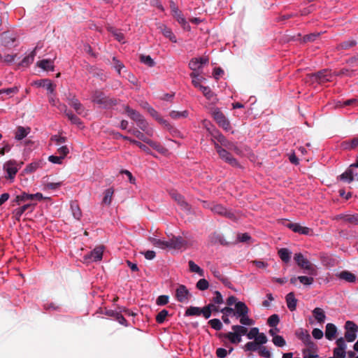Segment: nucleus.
<instances>
[{"label":"nucleus","mask_w":358,"mask_h":358,"mask_svg":"<svg viewBox=\"0 0 358 358\" xmlns=\"http://www.w3.org/2000/svg\"><path fill=\"white\" fill-rule=\"evenodd\" d=\"M286 226L292 229L294 232L299 233L301 234L308 235L312 231L310 228L306 227L301 226L298 223L288 222Z\"/></svg>","instance_id":"15"},{"label":"nucleus","mask_w":358,"mask_h":358,"mask_svg":"<svg viewBox=\"0 0 358 358\" xmlns=\"http://www.w3.org/2000/svg\"><path fill=\"white\" fill-rule=\"evenodd\" d=\"M145 143L147 144H148L150 146H151L152 148H154L155 150H156L157 151H158L161 153L163 152L164 150H165L164 148L162 145H161L159 143L155 142L149 138L147 140V141Z\"/></svg>","instance_id":"53"},{"label":"nucleus","mask_w":358,"mask_h":358,"mask_svg":"<svg viewBox=\"0 0 358 358\" xmlns=\"http://www.w3.org/2000/svg\"><path fill=\"white\" fill-rule=\"evenodd\" d=\"M259 333V329L257 327H252L250 329L249 331H248L247 337L248 339H255Z\"/></svg>","instance_id":"62"},{"label":"nucleus","mask_w":358,"mask_h":358,"mask_svg":"<svg viewBox=\"0 0 358 358\" xmlns=\"http://www.w3.org/2000/svg\"><path fill=\"white\" fill-rule=\"evenodd\" d=\"M31 129L29 127L19 126L16 129L15 138L18 141L22 140L28 135Z\"/></svg>","instance_id":"28"},{"label":"nucleus","mask_w":358,"mask_h":358,"mask_svg":"<svg viewBox=\"0 0 358 358\" xmlns=\"http://www.w3.org/2000/svg\"><path fill=\"white\" fill-rule=\"evenodd\" d=\"M169 315V312L164 309L161 310L156 316V321L158 324H162L166 320V317Z\"/></svg>","instance_id":"48"},{"label":"nucleus","mask_w":358,"mask_h":358,"mask_svg":"<svg viewBox=\"0 0 358 358\" xmlns=\"http://www.w3.org/2000/svg\"><path fill=\"white\" fill-rule=\"evenodd\" d=\"M258 353L260 357L265 358H270L271 357V352L264 345H260L258 350Z\"/></svg>","instance_id":"56"},{"label":"nucleus","mask_w":358,"mask_h":358,"mask_svg":"<svg viewBox=\"0 0 358 358\" xmlns=\"http://www.w3.org/2000/svg\"><path fill=\"white\" fill-rule=\"evenodd\" d=\"M189 66L193 71H196L197 70L202 68L198 61V58L192 59L189 63Z\"/></svg>","instance_id":"58"},{"label":"nucleus","mask_w":358,"mask_h":358,"mask_svg":"<svg viewBox=\"0 0 358 358\" xmlns=\"http://www.w3.org/2000/svg\"><path fill=\"white\" fill-rule=\"evenodd\" d=\"M356 44H357V42L355 40H348V41H343L341 43H340L338 45V48L343 49V50H347V49H349V48L356 45Z\"/></svg>","instance_id":"52"},{"label":"nucleus","mask_w":358,"mask_h":358,"mask_svg":"<svg viewBox=\"0 0 358 358\" xmlns=\"http://www.w3.org/2000/svg\"><path fill=\"white\" fill-rule=\"evenodd\" d=\"M213 117L220 127L227 131L230 129L231 125L229 121L220 109L217 108L213 110Z\"/></svg>","instance_id":"7"},{"label":"nucleus","mask_w":358,"mask_h":358,"mask_svg":"<svg viewBox=\"0 0 358 358\" xmlns=\"http://www.w3.org/2000/svg\"><path fill=\"white\" fill-rule=\"evenodd\" d=\"M171 196L178 204L180 206L181 209L189 213L191 210L190 205L185 201L184 196L176 192H171Z\"/></svg>","instance_id":"13"},{"label":"nucleus","mask_w":358,"mask_h":358,"mask_svg":"<svg viewBox=\"0 0 358 358\" xmlns=\"http://www.w3.org/2000/svg\"><path fill=\"white\" fill-rule=\"evenodd\" d=\"M63 109L64 110L66 115L68 117L69 120L73 124H81L80 119L78 117H77L76 115H75L74 114H73V113H71V111H68L66 109V106L65 105H63L62 106L61 110H63Z\"/></svg>","instance_id":"36"},{"label":"nucleus","mask_w":358,"mask_h":358,"mask_svg":"<svg viewBox=\"0 0 358 358\" xmlns=\"http://www.w3.org/2000/svg\"><path fill=\"white\" fill-rule=\"evenodd\" d=\"M298 279L304 285H310L314 281L313 278L304 275L299 276Z\"/></svg>","instance_id":"61"},{"label":"nucleus","mask_w":358,"mask_h":358,"mask_svg":"<svg viewBox=\"0 0 358 358\" xmlns=\"http://www.w3.org/2000/svg\"><path fill=\"white\" fill-rule=\"evenodd\" d=\"M103 248L102 246L96 247L90 255L89 258L92 261H100L102 259Z\"/></svg>","instance_id":"27"},{"label":"nucleus","mask_w":358,"mask_h":358,"mask_svg":"<svg viewBox=\"0 0 358 358\" xmlns=\"http://www.w3.org/2000/svg\"><path fill=\"white\" fill-rule=\"evenodd\" d=\"M3 169L7 173L6 178L7 179L13 180L20 167H17V164L15 160H9L3 164Z\"/></svg>","instance_id":"9"},{"label":"nucleus","mask_w":358,"mask_h":358,"mask_svg":"<svg viewBox=\"0 0 358 358\" xmlns=\"http://www.w3.org/2000/svg\"><path fill=\"white\" fill-rule=\"evenodd\" d=\"M294 259L301 268L307 271L308 274L312 275H317L315 266L308 259L305 258L301 253H296Z\"/></svg>","instance_id":"3"},{"label":"nucleus","mask_w":358,"mask_h":358,"mask_svg":"<svg viewBox=\"0 0 358 358\" xmlns=\"http://www.w3.org/2000/svg\"><path fill=\"white\" fill-rule=\"evenodd\" d=\"M254 341H255L259 345H263L267 343L268 338L264 333L259 332Z\"/></svg>","instance_id":"59"},{"label":"nucleus","mask_w":358,"mask_h":358,"mask_svg":"<svg viewBox=\"0 0 358 358\" xmlns=\"http://www.w3.org/2000/svg\"><path fill=\"white\" fill-rule=\"evenodd\" d=\"M125 111L127 113L128 116L135 122H137L138 120H141V118L143 117L139 112L129 108V106L125 107Z\"/></svg>","instance_id":"31"},{"label":"nucleus","mask_w":358,"mask_h":358,"mask_svg":"<svg viewBox=\"0 0 358 358\" xmlns=\"http://www.w3.org/2000/svg\"><path fill=\"white\" fill-rule=\"evenodd\" d=\"M34 85L38 87H45L50 94H52L55 88V85H53L51 80L48 79H42L36 80L34 82Z\"/></svg>","instance_id":"19"},{"label":"nucleus","mask_w":358,"mask_h":358,"mask_svg":"<svg viewBox=\"0 0 358 358\" xmlns=\"http://www.w3.org/2000/svg\"><path fill=\"white\" fill-rule=\"evenodd\" d=\"M158 29L160 30L162 34L166 37L169 38V40L173 43H176L177 39L172 30L167 27L165 24H160L158 26Z\"/></svg>","instance_id":"18"},{"label":"nucleus","mask_w":358,"mask_h":358,"mask_svg":"<svg viewBox=\"0 0 358 358\" xmlns=\"http://www.w3.org/2000/svg\"><path fill=\"white\" fill-rule=\"evenodd\" d=\"M140 61L150 67L154 66L155 64L150 55H141L140 56Z\"/></svg>","instance_id":"47"},{"label":"nucleus","mask_w":358,"mask_h":358,"mask_svg":"<svg viewBox=\"0 0 358 358\" xmlns=\"http://www.w3.org/2000/svg\"><path fill=\"white\" fill-rule=\"evenodd\" d=\"M189 271L192 273H196L200 276L204 275V271L198 265H196L193 261L189 260L188 262Z\"/></svg>","instance_id":"38"},{"label":"nucleus","mask_w":358,"mask_h":358,"mask_svg":"<svg viewBox=\"0 0 358 358\" xmlns=\"http://www.w3.org/2000/svg\"><path fill=\"white\" fill-rule=\"evenodd\" d=\"M170 8L174 18L185 29L189 30L190 29L189 24L183 17L182 12L178 9L173 1L170 2Z\"/></svg>","instance_id":"6"},{"label":"nucleus","mask_w":358,"mask_h":358,"mask_svg":"<svg viewBox=\"0 0 358 358\" xmlns=\"http://www.w3.org/2000/svg\"><path fill=\"white\" fill-rule=\"evenodd\" d=\"M200 90L207 99L210 100L214 96V93L211 89L208 86L201 87Z\"/></svg>","instance_id":"50"},{"label":"nucleus","mask_w":358,"mask_h":358,"mask_svg":"<svg viewBox=\"0 0 358 358\" xmlns=\"http://www.w3.org/2000/svg\"><path fill=\"white\" fill-rule=\"evenodd\" d=\"M114 194L113 188H108L105 190L102 204L109 206L112 202L113 195Z\"/></svg>","instance_id":"35"},{"label":"nucleus","mask_w":358,"mask_h":358,"mask_svg":"<svg viewBox=\"0 0 358 358\" xmlns=\"http://www.w3.org/2000/svg\"><path fill=\"white\" fill-rule=\"evenodd\" d=\"M312 313L317 322H319L320 324H323L324 322L326 319V315L324 311L322 308H315Z\"/></svg>","instance_id":"30"},{"label":"nucleus","mask_w":358,"mask_h":358,"mask_svg":"<svg viewBox=\"0 0 358 358\" xmlns=\"http://www.w3.org/2000/svg\"><path fill=\"white\" fill-rule=\"evenodd\" d=\"M345 339L348 342H353L357 338V333L358 331V326L353 321L348 320L345 322L344 326Z\"/></svg>","instance_id":"5"},{"label":"nucleus","mask_w":358,"mask_h":358,"mask_svg":"<svg viewBox=\"0 0 358 358\" xmlns=\"http://www.w3.org/2000/svg\"><path fill=\"white\" fill-rule=\"evenodd\" d=\"M203 308V316L206 319H208L210 317L212 312L220 311L219 310V307L217 306L216 303H210L209 304H208L207 306H206Z\"/></svg>","instance_id":"24"},{"label":"nucleus","mask_w":358,"mask_h":358,"mask_svg":"<svg viewBox=\"0 0 358 358\" xmlns=\"http://www.w3.org/2000/svg\"><path fill=\"white\" fill-rule=\"evenodd\" d=\"M33 206L31 203L24 204L21 207L15 208L12 212L13 218H14L16 221H20L22 215L27 210L31 213L33 211Z\"/></svg>","instance_id":"14"},{"label":"nucleus","mask_w":358,"mask_h":358,"mask_svg":"<svg viewBox=\"0 0 358 358\" xmlns=\"http://www.w3.org/2000/svg\"><path fill=\"white\" fill-rule=\"evenodd\" d=\"M240 323L245 326H252L254 324V320L249 317L248 314H244L240 317Z\"/></svg>","instance_id":"46"},{"label":"nucleus","mask_w":358,"mask_h":358,"mask_svg":"<svg viewBox=\"0 0 358 358\" xmlns=\"http://www.w3.org/2000/svg\"><path fill=\"white\" fill-rule=\"evenodd\" d=\"M43 194L41 193L36 194H27L25 192H22L21 194L17 195L13 202L16 203L17 205H20L22 202H25L27 201H32V200H41L43 199Z\"/></svg>","instance_id":"10"},{"label":"nucleus","mask_w":358,"mask_h":358,"mask_svg":"<svg viewBox=\"0 0 358 358\" xmlns=\"http://www.w3.org/2000/svg\"><path fill=\"white\" fill-rule=\"evenodd\" d=\"M212 211L215 214L224 216L231 220L236 219V216L232 212L228 210L225 207L220 204L214 203L212 206Z\"/></svg>","instance_id":"11"},{"label":"nucleus","mask_w":358,"mask_h":358,"mask_svg":"<svg viewBox=\"0 0 358 358\" xmlns=\"http://www.w3.org/2000/svg\"><path fill=\"white\" fill-rule=\"evenodd\" d=\"M169 115L173 119H179L180 117H186L188 115V112L187 110L182 112L172 110Z\"/></svg>","instance_id":"57"},{"label":"nucleus","mask_w":358,"mask_h":358,"mask_svg":"<svg viewBox=\"0 0 358 358\" xmlns=\"http://www.w3.org/2000/svg\"><path fill=\"white\" fill-rule=\"evenodd\" d=\"M203 308H199L196 306H189L187 308L185 315V316H199L203 315Z\"/></svg>","instance_id":"33"},{"label":"nucleus","mask_w":358,"mask_h":358,"mask_svg":"<svg viewBox=\"0 0 358 358\" xmlns=\"http://www.w3.org/2000/svg\"><path fill=\"white\" fill-rule=\"evenodd\" d=\"M280 322V317L277 314L271 315L267 320V324L271 327H275Z\"/></svg>","instance_id":"43"},{"label":"nucleus","mask_w":358,"mask_h":358,"mask_svg":"<svg viewBox=\"0 0 358 358\" xmlns=\"http://www.w3.org/2000/svg\"><path fill=\"white\" fill-rule=\"evenodd\" d=\"M231 329L233 331H236L239 334L240 336L241 337L243 335H246L248 334V329L243 326L241 325H234L231 327Z\"/></svg>","instance_id":"54"},{"label":"nucleus","mask_w":358,"mask_h":358,"mask_svg":"<svg viewBox=\"0 0 358 358\" xmlns=\"http://www.w3.org/2000/svg\"><path fill=\"white\" fill-rule=\"evenodd\" d=\"M38 167H39L38 162H33V163L28 164L26 166V168L24 169V171L27 173H32V172L35 171Z\"/></svg>","instance_id":"63"},{"label":"nucleus","mask_w":358,"mask_h":358,"mask_svg":"<svg viewBox=\"0 0 358 358\" xmlns=\"http://www.w3.org/2000/svg\"><path fill=\"white\" fill-rule=\"evenodd\" d=\"M259 346L258 343L255 341H249L243 347L244 351L247 352H256L258 351Z\"/></svg>","instance_id":"37"},{"label":"nucleus","mask_w":358,"mask_h":358,"mask_svg":"<svg viewBox=\"0 0 358 358\" xmlns=\"http://www.w3.org/2000/svg\"><path fill=\"white\" fill-rule=\"evenodd\" d=\"M71 209L73 217L77 220H80L82 213L78 205L75 202L72 203L71 204Z\"/></svg>","instance_id":"44"},{"label":"nucleus","mask_w":358,"mask_h":358,"mask_svg":"<svg viewBox=\"0 0 358 358\" xmlns=\"http://www.w3.org/2000/svg\"><path fill=\"white\" fill-rule=\"evenodd\" d=\"M343 147L345 149H355L358 147V136L353 138L350 141H345L343 143Z\"/></svg>","instance_id":"39"},{"label":"nucleus","mask_w":358,"mask_h":358,"mask_svg":"<svg viewBox=\"0 0 358 358\" xmlns=\"http://www.w3.org/2000/svg\"><path fill=\"white\" fill-rule=\"evenodd\" d=\"M353 168L350 166L344 173H343L339 177L343 181L350 183L353 181Z\"/></svg>","instance_id":"32"},{"label":"nucleus","mask_w":358,"mask_h":358,"mask_svg":"<svg viewBox=\"0 0 358 358\" xmlns=\"http://www.w3.org/2000/svg\"><path fill=\"white\" fill-rule=\"evenodd\" d=\"M108 30L115 37L116 40H117L119 42H124L123 41L124 39V36L122 33H121L120 31H119L113 27H109Z\"/></svg>","instance_id":"49"},{"label":"nucleus","mask_w":358,"mask_h":358,"mask_svg":"<svg viewBox=\"0 0 358 358\" xmlns=\"http://www.w3.org/2000/svg\"><path fill=\"white\" fill-rule=\"evenodd\" d=\"M92 101L104 108L112 107L117 104L116 99H110L101 91H95L92 95Z\"/></svg>","instance_id":"2"},{"label":"nucleus","mask_w":358,"mask_h":358,"mask_svg":"<svg viewBox=\"0 0 358 358\" xmlns=\"http://www.w3.org/2000/svg\"><path fill=\"white\" fill-rule=\"evenodd\" d=\"M169 248L179 250L185 248L187 242L182 236H173L169 240Z\"/></svg>","instance_id":"12"},{"label":"nucleus","mask_w":358,"mask_h":358,"mask_svg":"<svg viewBox=\"0 0 358 358\" xmlns=\"http://www.w3.org/2000/svg\"><path fill=\"white\" fill-rule=\"evenodd\" d=\"M36 55V50H34L31 53L25 57L21 62L20 65L25 66H28L29 64H31L34 62V57Z\"/></svg>","instance_id":"42"},{"label":"nucleus","mask_w":358,"mask_h":358,"mask_svg":"<svg viewBox=\"0 0 358 358\" xmlns=\"http://www.w3.org/2000/svg\"><path fill=\"white\" fill-rule=\"evenodd\" d=\"M175 297L180 303H187L191 297V294L183 285H179L176 289Z\"/></svg>","instance_id":"8"},{"label":"nucleus","mask_w":358,"mask_h":358,"mask_svg":"<svg viewBox=\"0 0 358 358\" xmlns=\"http://www.w3.org/2000/svg\"><path fill=\"white\" fill-rule=\"evenodd\" d=\"M136 123L138 127L143 131H144L148 136H152L153 129L150 128L148 125V122L145 120L144 117L141 118V120H138Z\"/></svg>","instance_id":"21"},{"label":"nucleus","mask_w":358,"mask_h":358,"mask_svg":"<svg viewBox=\"0 0 358 358\" xmlns=\"http://www.w3.org/2000/svg\"><path fill=\"white\" fill-rule=\"evenodd\" d=\"M336 275L339 279L343 280L348 282H354L356 280V275L349 271H342Z\"/></svg>","instance_id":"23"},{"label":"nucleus","mask_w":358,"mask_h":358,"mask_svg":"<svg viewBox=\"0 0 358 358\" xmlns=\"http://www.w3.org/2000/svg\"><path fill=\"white\" fill-rule=\"evenodd\" d=\"M208 239H209V242L212 245H215L217 243H220V245H227V242L224 238V236H222V234H221L220 233L217 232V231H215V232L210 234L209 235Z\"/></svg>","instance_id":"16"},{"label":"nucleus","mask_w":358,"mask_h":358,"mask_svg":"<svg viewBox=\"0 0 358 358\" xmlns=\"http://www.w3.org/2000/svg\"><path fill=\"white\" fill-rule=\"evenodd\" d=\"M333 353L335 358H345L346 355L345 350H340L338 348H334Z\"/></svg>","instance_id":"64"},{"label":"nucleus","mask_w":358,"mask_h":358,"mask_svg":"<svg viewBox=\"0 0 358 358\" xmlns=\"http://www.w3.org/2000/svg\"><path fill=\"white\" fill-rule=\"evenodd\" d=\"M18 92H19V88L17 86H15L13 87L0 90V94L5 93L8 95H11V94H15Z\"/></svg>","instance_id":"60"},{"label":"nucleus","mask_w":358,"mask_h":358,"mask_svg":"<svg viewBox=\"0 0 358 358\" xmlns=\"http://www.w3.org/2000/svg\"><path fill=\"white\" fill-rule=\"evenodd\" d=\"M208 324L210 325V327L213 329H214L217 331L221 330L223 327L222 322H220V320L219 319L210 320L208 321Z\"/></svg>","instance_id":"51"},{"label":"nucleus","mask_w":358,"mask_h":358,"mask_svg":"<svg viewBox=\"0 0 358 358\" xmlns=\"http://www.w3.org/2000/svg\"><path fill=\"white\" fill-rule=\"evenodd\" d=\"M295 336L301 340L309 350H312L316 348L315 343L311 340L310 335L306 329L302 328L298 329L295 331Z\"/></svg>","instance_id":"4"},{"label":"nucleus","mask_w":358,"mask_h":358,"mask_svg":"<svg viewBox=\"0 0 358 358\" xmlns=\"http://www.w3.org/2000/svg\"><path fill=\"white\" fill-rule=\"evenodd\" d=\"M209 287V283L207 280L202 278L200 279L196 284V287L201 291L207 289Z\"/></svg>","instance_id":"55"},{"label":"nucleus","mask_w":358,"mask_h":358,"mask_svg":"<svg viewBox=\"0 0 358 358\" xmlns=\"http://www.w3.org/2000/svg\"><path fill=\"white\" fill-rule=\"evenodd\" d=\"M285 299L289 310L291 311L295 310L296 308L297 299L295 298L294 292H289L287 294Z\"/></svg>","instance_id":"26"},{"label":"nucleus","mask_w":358,"mask_h":358,"mask_svg":"<svg viewBox=\"0 0 358 358\" xmlns=\"http://www.w3.org/2000/svg\"><path fill=\"white\" fill-rule=\"evenodd\" d=\"M331 73L328 69H322L315 73L308 74L307 76L306 82L310 83H317L319 84H323L327 82L331 81Z\"/></svg>","instance_id":"1"},{"label":"nucleus","mask_w":358,"mask_h":358,"mask_svg":"<svg viewBox=\"0 0 358 358\" xmlns=\"http://www.w3.org/2000/svg\"><path fill=\"white\" fill-rule=\"evenodd\" d=\"M278 254L280 259L285 264H287L291 260L292 252L287 248H282L278 250Z\"/></svg>","instance_id":"29"},{"label":"nucleus","mask_w":358,"mask_h":358,"mask_svg":"<svg viewBox=\"0 0 358 358\" xmlns=\"http://www.w3.org/2000/svg\"><path fill=\"white\" fill-rule=\"evenodd\" d=\"M213 138L216 139L222 145H228V141L225 136L218 131H216L215 134H213Z\"/></svg>","instance_id":"41"},{"label":"nucleus","mask_w":358,"mask_h":358,"mask_svg":"<svg viewBox=\"0 0 358 358\" xmlns=\"http://www.w3.org/2000/svg\"><path fill=\"white\" fill-rule=\"evenodd\" d=\"M69 104L74 108L76 113L79 115L84 112V107L80 102L74 96L70 99L69 98Z\"/></svg>","instance_id":"25"},{"label":"nucleus","mask_w":358,"mask_h":358,"mask_svg":"<svg viewBox=\"0 0 358 358\" xmlns=\"http://www.w3.org/2000/svg\"><path fill=\"white\" fill-rule=\"evenodd\" d=\"M128 132L131 134L132 135L136 136L137 138L141 140L142 141H143L145 143L148 139L142 131H141L135 128L129 129L128 130Z\"/></svg>","instance_id":"40"},{"label":"nucleus","mask_w":358,"mask_h":358,"mask_svg":"<svg viewBox=\"0 0 358 358\" xmlns=\"http://www.w3.org/2000/svg\"><path fill=\"white\" fill-rule=\"evenodd\" d=\"M249 313V308L244 302L238 301L235 304L234 316L237 318L238 317Z\"/></svg>","instance_id":"17"},{"label":"nucleus","mask_w":358,"mask_h":358,"mask_svg":"<svg viewBox=\"0 0 358 358\" xmlns=\"http://www.w3.org/2000/svg\"><path fill=\"white\" fill-rule=\"evenodd\" d=\"M272 342L277 347L282 348L285 345H286V341H285V338L282 336H280V335L274 336L272 338Z\"/></svg>","instance_id":"45"},{"label":"nucleus","mask_w":358,"mask_h":358,"mask_svg":"<svg viewBox=\"0 0 358 358\" xmlns=\"http://www.w3.org/2000/svg\"><path fill=\"white\" fill-rule=\"evenodd\" d=\"M38 66L45 71H54L53 62L50 59H42L37 63Z\"/></svg>","instance_id":"34"},{"label":"nucleus","mask_w":358,"mask_h":358,"mask_svg":"<svg viewBox=\"0 0 358 358\" xmlns=\"http://www.w3.org/2000/svg\"><path fill=\"white\" fill-rule=\"evenodd\" d=\"M337 333L336 327L332 323H328L326 325L325 336L327 339L332 341L335 338Z\"/></svg>","instance_id":"22"},{"label":"nucleus","mask_w":358,"mask_h":358,"mask_svg":"<svg viewBox=\"0 0 358 358\" xmlns=\"http://www.w3.org/2000/svg\"><path fill=\"white\" fill-rule=\"evenodd\" d=\"M219 337L227 338L231 343L234 344L239 343L242 341L239 334H238V333L234 331V332H228L227 334H220Z\"/></svg>","instance_id":"20"}]
</instances>
